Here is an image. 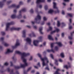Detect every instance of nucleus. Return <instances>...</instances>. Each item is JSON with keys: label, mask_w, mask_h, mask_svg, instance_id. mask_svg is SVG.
I'll return each mask as SVG.
<instances>
[{"label": "nucleus", "mask_w": 74, "mask_h": 74, "mask_svg": "<svg viewBox=\"0 0 74 74\" xmlns=\"http://www.w3.org/2000/svg\"><path fill=\"white\" fill-rule=\"evenodd\" d=\"M15 53L20 55L21 56V59L23 60V62L24 63V64H21V67L23 68H25L26 66H28L26 62V60L25 58V57L29 56L30 55L29 53H26L23 52L22 53L19 51H15Z\"/></svg>", "instance_id": "obj_1"}, {"label": "nucleus", "mask_w": 74, "mask_h": 74, "mask_svg": "<svg viewBox=\"0 0 74 74\" xmlns=\"http://www.w3.org/2000/svg\"><path fill=\"white\" fill-rule=\"evenodd\" d=\"M27 10L25 8H24L22 9L21 10H20L19 12L20 14L18 16H16V14H13L11 16V18L12 19H14L17 18L18 19H20L22 17L21 12H25Z\"/></svg>", "instance_id": "obj_2"}, {"label": "nucleus", "mask_w": 74, "mask_h": 74, "mask_svg": "<svg viewBox=\"0 0 74 74\" xmlns=\"http://www.w3.org/2000/svg\"><path fill=\"white\" fill-rule=\"evenodd\" d=\"M38 55L42 62V64L43 66L46 65L47 64H48L49 62V61L47 57H45L43 58H42L41 57V55L39 53H38ZM45 60L47 61V64L45 63Z\"/></svg>", "instance_id": "obj_3"}, {"label": "nucleus", "mask_w": 74, "mask_h": 74, "mask_svg": "<svg viewBox=\"0 0 74 74\" xmlns=\"http://www.w3.org/2000/svg\"><path fill=\"white\" fill-rule=\"evenodd\" d=\"M41 17L40 16L39 14H38L36 18L35 19V21H32V23L33 24H34L35 23H36L39 24L40 23V22L39 20H41Z\"/></svg>", "instance_id": "obj_4"}, {"label": "nucleus", "mask_w": 74, "mask_h": 74, "mask_svg": "<svg viewBox=\"0 0 74 74\" xmlns=\"http://www.w3.org/2000/svg\"><path fill=\"white\" fill-rule=\"evenodd\" d=\"M42 36H40L38 38L39 40H34L33 42V44L35 46H38V43L39 42L42 41Z\"/></svg>", "instance_id": "obj_5"}, {"label": "nucleus", "mask_w": 74, "mask_h": 74, "mask_svg": "<svg viewBox=\"0 0 74 74\" xmlns=\"http://www.w3.org/2000/svg\"><path fill=\"white\" fill-rule=\"evenodd\" d=\"M23 4V3L22 1H20L19 3V5H16L15 4H12L11 5L9 6L8 8H20V5H22Z\"/></svg>", "instance_id": "obj_6"}, {"label": "nucleus", "mask_w": 74, "mask_h": 74, "mask_svg": "<svg viewBox=\"0 0 74 74\" xmlns=\"http://www.w3.org/2000/svg\"><path fill=\"white\" fill-rule=\"evenodd\" d=\"M14 24V22H11L9 23H8L6 24V27L5 29L6 31H8V29L9 28V26L10 25H13Z\"/></svg>", "instance_id": "obj_7"}, {"label": "nucleus", "mask_w": 74, "mask_h": 74, "mask_svg": "<svg viewBox=\"0 0 74 74\" xmlns=\"http://www.w3.org/2000/svg\"><path fill=\"white\" fill-rule=\"evenodd\" d=\"M56 44L58 45L60 47H62V45L60 42H56L55 43H53L51 44V47L52 49L53 47V45H54V44Z\"/></svg>", "instance_id": "obj_8"}, {"label": "nucleus", "mask_w": 74, "mask_h": 74, "mask_svg": "<svg viewBox=\"0 0 74 74\" xmlns=\"http://www.w3.org/2000/svg\"><path fill=\"white\" fill-rule=\"evenodd\" d=\"M53 8L54 9H56L57 10H56L55 11V12L56 13H59V10H58V8L56 7V4L55 3L53 2Z\"/></svg>", "instance_id": "obj_9"}, {"label": "nucleus", "mask_w": 74, "mask_h": 74, "mask_svg": "<svg viewBox=\"0 0 74 74\" xmlns=\"http://www.w3.org/2000/svg\"><path fill=\"white\" fill-rule=\"evenodd\" d=\"M19 42V40L18 39L16 40V43L15 46H12V47L13 49H14L17 48V47L20 45Z\"/></svg>", "instance_id": "obj_10"}, {"label": "nucleus", "mask_w": 74, "mask_h": 74, "mask_svg": "<svg viewBox=\"0 0 74 74\" xmlns=\"http://www.w3.org/2000/svg\"><path fill=\"white\" fill-rule=\"evenodd\" d=\"M21 28H16L15 27H12L10 29V30L11 31H12L13 30H17L19 31L21 30Z\"/></svg>", "instance_id": "obj_11"}, {"label": "nucleus", "mask_w": 74, "mask_h": 74, "mask_svg": "<svg viewBox=\"0 0 74 74\" xmlns=\"http://www.w3.org/2000/svg\"><path fill=\"white\" fill-rule=\"evenodd\" d=\"M45 1V0H37L36 3L38 5L37 7H38V5L40 4V3L44 2Z\"/></svg>", "instance_id": "obj_12"}, {"label": "nucleus", "mask_w": 74, "mask_h": 74, "mask_svg": "<svg viewBox=\"0 0 74 74\" xmlns=\"http://www.w3.org/2000/svg\"><path fill=\"white\" fill-rule=\"evenodd\" d=\"M7 71L8 72H10V74H14L13 72V69H10L9 68H8L7 69Z\"/></svg>", "instance_id": "obj_13"}, {"label": "nucleus", "mask_w": 74, "mask_h": 74, "mask_svg": "<svg viewBox=\"0 0 74 74\" xmlns=\"http://www.w3.org/2000/svg\"><path fill=\"white\" fill-rule=\"evenodd\" d=\"M6 1V0H3L2 2H0V7H3L4 5V3Z\"/></svg>", "instance_id": "obj_14"}, {"label": "nucleus", "mask_w": 74, "mask_h": 74, "mask_svg": "<svg viewBox=\"0 0 74 74\" xmlns=\"http://www.w3.org/2000/svg\"><path fill=\"white\" fill-rule=\"evenodd\" d=\"M26 41L27 43H29V45L31 44L32 40L31 39L29 38H27L26 39Z\"/></svg>", "instance_id": "obj_15"}, {"label": "nucleus", "mask_w": 74, "mask_h": 74, "mask_svg": "<svg viewBox=\"0 0 74 74\" xmlns=\"http://www.w3.org/2000/svg\"><path fill=\"white\" fill-rule=\"evenodd\" d=\"M68 64L69 66H68L67 65H65L64 66V68H66V69H68L69 68H71V66H70V64L69 62H68Z\"/></svg>", "instance_id": "obj_16"}, {"label": "nucleus", "mask_w": 74, "mask_h": 74, "mask_svg": "<svg viewBox=\"0 0 74 74\" xmlns=\"http://www.w3.org/2000/svg\"><path fill=\"white\" fill-rule=\"evenodd\" d=\"M73 33H74V31L71 33V36L68 37V38L69 40L73 39Z\"/></svg>", "instance_id": "obj_17"}, {"label": "nucleus", "mask_w": 74, "mask_h": 74, "mask_svg": "<svg viewBox=\"0 0 74 74\" xmlns=\"http://www.w3.org/2000/svg\"><path fill=\"white\" fill-rule=\"evenodd\" d=\"M29 36L30 37H35L36 36V35L35 34L34 32H33L32 33V34H29Z\"/></svg>", "instance_id": "obj_18"}, {"label": "nucleus", "mask_w": 74, "mask_h": 74, "mask_svg": "<svg viewBox=\"0 0 74 74\" xmlns=\"http://www.w3.org/2000/svg\"><path fill=\"white\" fill-rule=\"evenodd\" d=\"M26 30H24L23 31V38H25L26 37Z\"/></svg>", "instance_id": "obj_19"}, {"label": "nucleus", "mask_w": 74, "mask_h": 74, "mask_svg": "<svg viewBox=\"0 0 74 74\" xmlns=\"http://www.w3.org/2000/svg\"><path fill=\"white\" fill-rule=\"evenodd\" d=\"M13 52V51H11L10 49H7V51L5 53V54H8L9 53L12 52Z\"/></svg>", "instance_id": "obj_20"}, {"label": "nucleus", "mask_w": 74, "mask_h": 74, "mask_svg": "<svg viewBox=\"0 0 74 74\" xmlns=\"http://www.w3.org/2000/svg\"><path fill=\"white\" fill-rule=\"evenodd\" d=\"M43 29V27H41L39 28V31L40 33V34H43V32H42V30Z\"/></svg>", "instance_id": "obj_21"}, {"label": "nucleus", "mask_w": 74, "mask_h": 74, "mask_svg": "<svg viewBox=\"0 0 74 74\" xmlns=\"http://www.w3.org/2000/svg\"><path fill=\"white\" fill-rule=\"evenodd\" d=\"M48 38L49 40H53V38H52V36L50 35H48Z\"/></svg>", "instance_id": "obj_22"}, {"label": "nucleus", "mask_w": 74, "mask_h": 74, "mask_svg": "<svg viewBox=\"0 0 74 74\" xmlns=\"http://www.w3.org/2000/svg\"><path fill=\"white\" fill-rule=\"evenodd\" d=\"M60 71V70L59 69H57V70L56 72H55V73L54 74H60V73L59 72V71Z\"/></svg>", "instance_id": "obj_23"}, {"label": "nucleus", "mask_w": 74, "mask_h": 74, "mask_svg": "<svg viewBox=\"0 0 74 74\" xmlns=\"http://www.w3.org/2000/svg\"><path fill=\"white\" fill-rule=\"evenodd\" d=\"M47 51L48 52H52L53 53H55V51L53 49H52L51 50L47 49Z\"/></svg>", "instance_id": "obj_24"}, {"label": "nucleus", "mask_w": 74, "mask_h": 74, "mask_svg": "<svg viewBox=\"0 0 74 74\" xmlns=\"http://www.w3.org/2000/svg\"><path fill=\"white\" fill-rule=\"evenodd\" d=\"M21 66H14V68H15V69H20L21 68H23V67H21Z\"/></svg>", "instance_id": "obj_25"}, {"label": "nucleus", "mask_w": 74, "mask_h": 74, "mask_svg": "<svg viewBox=\"0 0 74 74\" xmlns=\"http://www.w3.org/2000/svg\"><path fill=\"white\" fill-rule=\"evenodd\" d=\"M53 28L52 27H49V29H48L47 30V32H49L50 31H51L52 30Z\"/></svg>", "instance_id": "obj_26"}, {"label": "nucleus", "mask_w": 74, "mask_h": 74, "mask_svg": "<svg viewBox=\"0 0 74 74\" xmlns=\"http://www.w3.org/2000/svg\"><path fill=\"white\" fill-rule=\"evenodd\" d=\"M53 12V10H50L48 11L49 13L51 14Z\"/></svg>", "instance_id": "obj_27"}, {"label": "nucleus", "mask_w": 74, "mask_h": 74, "mask_svg": "<svg viewBox=\"0 0 74 74\" xmlns=\"http://www.w3.org/2000/svg\"><path fill=\"white\" fill-rule=\"evenodd\" d=\"M60 22H59V21H57V27H60Z\"/></svg>", "instance_id": "obj_28"}, {"label": "nucleus", "mask_w": 74, "mask_h": 74, "mask_svg": "<svg viewBox=\"0 0 74 74\" xmlns=\"http://www.w3.org/2000/svg\"><path fill=\"white\" fill-rule=\"evenodd\" d=\"M60 56L62 58H64V53H61Z\"/></svg>", "instance_id": "obj_29"}, {"label": "nucleus", "mask_w": 74, "mask_h": 74, "mask_svg": "<svg viewBox=\"0 0 74 74\" xmlns=\"http://www.w3.org/2000/svg\"><path fill=\"white\" fill-rule=\"evenodd\" d=\"M67 15L68 16H69L70 17H72V15L71 14L67 13Z\"/></svg>", "instance_id": "obj_30"}, {"label": "nucleus", "mask_w": 74, "mask_h": 74, "mask_svg": "<svg viewBox=\"0 0 74 74\" xmlns=\"http://www.w3.org/2000/svg\"><path fill=\"white\" fill-rule=\"evenodd\" d=\"M55 28L56 29V31L57 32H59V29H58V28L56 27H55Z\"/></svg>", "instance_id": "obj_31"}, {"label": "nucleus", "mask_w": 74, "mask_h": 74, "mask_svg": "<svg viewBox=\"0 0 74 74\" xmlns=\"http://www.w3.org/2000/svg\"><path fill=\"white\" fill-rule=\"evenodd\" d=\"M55 64L57 65H58V60H55Z\"/></svg>", "instance_id": "obj_32"}, {"label": "nucleus", "mask_w": 74, "mask_h": 74, "mask_svg": "<svg viewBox=\"0 0 74 74\" xmlns=\"http://www.w3.org/2000/svg\"><path fill=\"white\" fill-rule=\"evenodd\" d=\"M50 57H51V58L52 59H54V58H53V55L52 54H50Z\"/></svg>", "instance_id": "obj_33"}, {"label": "nucleus", "mask_w": 74, "mask_h": 74, "mask_svg": "<svg viewBox=\"0 0 74 74\" xmlns=\"http://www.w3.org/2000/svg\"><path fill=\"white\" fill-rule=\"evenodd\" d=\"M48 6L47 5H46L45 6V10H47L48 9Z\"/></svg>", "instance_id": "obj_34"}, {"label": "nucleus", "mask_w": 74, "mask_h": 74, "mask_svg": "<svg viewBox=\"0 0 74 74\" xmlns=\"http://www.w3.org/2000/svg\"><path fill=\"white\" fill-rule=\"evenodd\" d=\"M12 2V1H8L7 2V4H9L10 3H11Z\"/></svg>", "instance_id": "obj_35"}, {"label": "nucleus", "mask_w": 74, "mask_h": 74, "mask_svg": "<svg viewBox=\"0 0 74 74\" xmlns=\"http://www.w3.org/2000/svg\"><path fill=\"white\" fill-rule=\"evenodd\" d=\"M4 45L5 47H8L9 46V45L7 43H5L4 44Z\"/></svg>", "instance_id": "obj_36"}, {"label": "nucleus", "mask_w": 74, "mask_h": 74, "mask_svg": "<svg viewBox=\"0 0 74 74\" xmlns=\"http://www.w3.org/2000/svg\"><path fill=\"white\" fill-rule=\"evenodd\" d=\"M30 12L31 13H34V11L33 9H31L30 11Z\"/></svg>", "instance_id": "obj_37"}, {"label": "nucleus", "mask_w": 74, "mask_h": 74, "mask_svg": "<svg viewBox=\"0 0 74 74\" xmlns=\"http://www.w3.org/2000/svg\"><path fill=\"white\" fill-rule=\"evenodd\" d=\"M1 34H2V36L5 35V32H1Z\"/></svg>", "instance_id": "obj_38"}, {"label": "nucleus", "mask_w": 74, "mask_h": 74, "mask_svg": "<svg viewBox=\"0 0 74 74\" xmlns=\"http://www.w3.org/2000/svg\"><path fill=\"white\" fill-rule=\"evenodd\" d=\"M9 64L7 62H5L4 64V65L5 66H7Z\"/></svg>", "instance_id": "obj_39"}, {"label": "nucleus", "mask_w": 74, "mask_h": 74, "mask_svg": "<svg viewBox=\"0 0 74 74\" xmlns=\"http://www.w3.org/2000/svg\"><path fill=\"white\" fill-rule=\"evenodd\" d=\"M62 25L63 27L65 26H66V24L64 23H62Z\"/></svg>", "instance_id": "obj_40"}, {"label": "nucleus", "mask_w": 74, "mask_h": 74, "mask_svg": "<svg viewBox=\"0 0 74 74\" xmlns=\"http://www.w3.org/2000/svg\"><path fill=\"white\" fill-rule=\"evenodd\" d=\"M45 69H46V70H47L48 71H49L50 70H49V67L48 66H47V67H46L45 68Z\"/></svg>", "instance_id": "obj_41"}, {"label": "nucleus", "mask_w": 74, "mask_h": 74, "mask_svg": "<svg viewBox=\"0 0 74 74\" xmlns=\"http://www.w3.org/2000/svg\"><path fill=\"white\" fill-rule=\"evenodd\" d=\"M32 67H30L29 68H28L27 69V72L29 71V70H31V69H32Z\"/></svg>", "instance_id": "obj_42"}, {"label": "nucleus", "mask_w": 74, "mask_h": 74, "mask_svg": "<svg viewBox=\"0 0 74 74\" xmlns=\"http://www.w3.org/2000/svg\"><path fill=\"white\" fill-rule=\"evenodd\" d=\"M43 19L44 21H46L47 20V18L45 17H44L43 18Z\"/></svg>", "instance_id": "obj_43"}, {"label": "nucleus", "mask_w": 74, "mask_h": 74, "mask_svg": "<svg viewBox=\"0 0 74 74\" xmlns=\"http://www.w3.org/2000/svg\"><path fill=\"white\" fill-rule=\"evenodd\" d=\"M56 32V30H54V31H53V32H51V34H53V33H55V32Z\"/></svg>", "instance_id": "obj_44"}, {"label": "nucleus", "mask_w": 74, "mask_h": 74, "mask_svg": "<svg viewBox=\"0 0 74 74\" xmlns=\"http://www.w3.org/2000/svg\"><path fill=\"white\" fill-rule=\"evenodd\" d=\"M4 39V38L3 37H1L0 38V40H1L2 41H3Z\"/></svg>", "instance_id": "obj_45"}, {"label": "nucleus", "mask_w": 74, "mask_h": 74, "mask_svg": "<svg viewBox=\"0 0 74 74\" xmlns=\"http://www.w3.org/2000/svg\"><path fill=\"white\" fill-rule=\"evenodd\" d=\"M24 74H27V72L25 71V70L24 71Z\"/></svg>", "instance_id": "obj_46"}, {"label": "nucleus", "mask_w": 74, "mask_h": 74, "mask_svg": "<svg viewBox=\"0 0 74 74\" xmlns=\"http://www.w3.org/2000/svg\"><path fill=\"white\" fill-rule=\"evenodd\" d=\"M55 49L56 51H58V48L57 46H56L55 47Z\"/></svg>", "instance_id": "obj_47"}, {"label": "nucleus", "mask_w": 74, "mask_h": 74, "mask_svg": "<svg viewBox=\"0 0 74 74\" xmlns=\"http://www.w3.org/2000/svg\"><path fill=\"white\" fill-rule=\"evenodd\" d=\"M37 65L40 67L41 66H40V62H38V63L37 64Z\"/></svg>", "instance_id": "obj_48"}, {"label": "nucleus", "mask_w": 74, "mask_h": 74, "mask_svg": "<svg viewBox=\"0 0 74 74\" xmlns=\"http://www.w3.org/2000/svg\"><path fill=\"white\" fill-rule=\"evenodd\" d=\"M10 64H11L10 66H13V63H12V62H10Z\"/></svg>", "instance_id": "obj_49"}, {"label": "nucleus", "mask_w": 74, "mask_h": 74, "mask_svg": "<svg viewBox=\"0 0 74 74\" xmlns=\"http://www.w3.org/2000/svg\"><path fill=\"white\" fill-rule=\"evenodd\" d=\"M3 49V47L0 45V50H2Z\"/></svg>", "instance_id": "obj_50"}, {"label": "nucleus", "mask_w": 74, "mask_h": 74, "mask_svg": "<svg viewBox=\"0 0 74 74\" xmlns=\"http://www.w3.org/2000/svg\"><path fill=\"white\" fill-rule=\"evenodd\" d=\"M42 8V6L41 5H39V8Z\"/></svg>", "instance_id": "obj_51"}, {"label": "nucleus", "mask_w": 74, "mask_h": 74, "mask_svg": "<svg viewBox=\"0 0 74 74\" xmlns=\"http://www.w3.org/2000/svg\"><path fill=\"white\" fill-rule=\"evenodd\" d=\"M64 33H62V37H64Z\"/></svg>", "instance_id": "obj_52"}, {"label": "nucleus", "mask_w": 74, "mask_h": 74, "mask_svg": "<svg viewBox=\"0 0 74 74\" xmlns=\"http://www.w3.org/2000/svg\"><path fill=\"white\" fill-rule=\"evenodd\" d=\"M33 57L32 56H31L30 58L29 59V60H31L32 59Z\"/></svg>", "instance_id": "obj_53"}, {"label": "nucleus", "mask_w": 74, "mask_h": 74, "mask_svg": "<svg viewBox=\"0 0 74 74\" xmlns=\"http://www.w3.org/2000/svg\"><path fill=\"white\" fill-rule=\"evenodd\" d=\"M73 28V27L72 26H70L69 27V29H71Z\"/></svg>", "instance_id": "obj_54"}, {"label": "nucleus", "mask_w": 74, "mask_h": 74, "mask_svg": "<svg viewBox=\"0 0 74 74\" xmlns=\"http://www.w3.org/2000/svg\"><path fill=\"white\" fill-rule=\"evenodd\" d=\"M33 27L35 29H36L37 28V26H34Z\"/></svg>", "instance_id": "obj_55"}, {"label": "nucleus", "mask_w": 74, "mask_h": 74, "mask_svg": "<svg viewBox=\"0 0 74 74\" xmlns=\"http://www.w3.org/2000/svg\"><path fill=\"white\" fill-rule=\"evenodd\" d=\"M35 71L34 70H32V71L31 72V73H34Z\"/></svg>", "instance_id": "obj_56"}, {"label": "nucleus", "mask_w": 74, "mask_h": 74, "mask_svg": "<svg viewBox=\"0 0 74 74\" xmlns=\"http://www.w3.org/2000/svg\"><path fill=\"white\" fill-rule=\"evenodd\" d=\"M62 14L63 15H64V11L63 10H62Z\"/></svg>", "instance_id": "obj_57"}, {"label": "nucleus", "mask_w": 74, "mask_h": 74, "mask_svg": "<svg viewBox=\"0 0 74 74\" xmlns=\"http://www.w3.org/2000/svg\"><path fill=\"white\" fill-rule=\"evenodd\" d=\"M68 10H71V8H68Z\"/></svg>", "instance_id": "obj_58"}, {"label": "nucleus", "mask_w": 74, "mask_h": 74, "mask_svg": "<svg viewBox=\"0 0 74 74\" xmlns=\"http://www.w3.org/2000/svg\"><path fill=\"white\" fill-rule=\"evenodd\" d=\"M44 24H45L44 21H43L41 23V24L42 25H44Z\"/></svg>", "instance_id": "obj_59"}, {"label": "nucleus", "mask_w": 74, "mask_h": 74, "mask_svg": "<svg viewBox=\"0 0 74 74\" xmlns=\"http://www.w3.org/2000/svg\"><path fill=\"white\" fill-rule=\"evenodd\" d=\"M34 67L36 69H38V67L37 66H34Z\"/></svg>", "instance_id": "obj_60"}, {"label": "nucleus", "mask_w": 74, "mask_h": 74, "mask_svg": "<svg viewBox=\"0 0 74 74\" xmlns=\"http://www.w3.org/2000/svg\"><path fill=\"white\" fill-rule=\"evenodd\" d=\"M15 73L16 74H19V72L18 71H16L15 72Z\"/></svg>", "instance_id": "obj_61"}, {"label": "nucleus", "mask_w": 74, "mask_h": 74, "mask_svg": "<svg viewBox=\"0 0 74 74\" xmlns=\"http://www.w3.org/2000/svg\"><path fill=\"white\" fill-rule=\"evenodd\" d=\"M17 12V11L16 10H14V13H16Z\"/></svg>", "instance_id": "obj_62"}, {"label": "nucleus", "mask_w": 74, "mask_h": 74, "mask_svg": "<svg viewBox=\"0 0 74 74\" xmlns=\"http://www.w3.org/2000/svg\"><path fill=\"white\" fill-rule=\"evenodd\" d=\"M64 1L65 2H68L69 1V0H64Z\"/></svg>", "instance_id": "obj_63"}, {"label": "nucleus", "mask_w": 74, "mask_h": 74, "mask_svg": "<svg viewBox=\"0 0 74 74\" xmlns=\"http://www.w3.org/2000/svg\"><path fill=\"white\" fill-rule=\"evenodd\" d=\"M69 22L70 23H71V19L70 18L69 19Z\"/></svg>", "instance_id": "obj_64"}]
</instances>
